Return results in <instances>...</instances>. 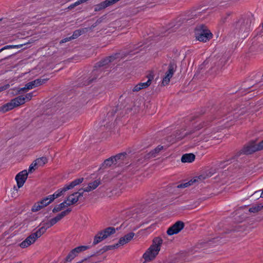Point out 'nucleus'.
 I'll use <instances>...</instances> for the list:
<instances>
[{
	"label": "nucleus",
	"mask_w": 263,
	"mask_h": 263,
	"mask_svg": "<svg viewBox=\"0 0 263 263\" xmlns=\"http://www.w3.org/2000/svg\"><path fill=\"white\" fill-rule=\"evenodd\" d=\"M148 46L144 45L143 44L139 45H134L130 46L129 49L127 51H123L122 52L116 53L110 56L106 57L102 59L96 64V66H107L108 64L115 65L117 64L121 60L129 55L130 57L132 55L141 52L143 50L146 51ZM150 50V48L148 49Z\"/></svg>",
	"instance_id": "1"
},
{
	"label": "nucleus",
	"mask_w": 263,
	"mask_h": 263,
	"mask_svg": "<svg viewBox=\"0 0 263 263\" xmlns=\"http://www.w3.org/2000/svg\"><path fill=\"white\" fill-rule=\"evenodd\" d=\"M254 20L251 13L242 15L231 25V30L235 34L247 33L252 30Z\"/></svg>",
	"instance_id": "2"
},
{
	"label": "nucleus",
	"mask_w": 263,
	"mask_h": 263,
	"mask_svg": "<svg viewBox=\"0 0 263 263\" xmlns=\"http://www.w3.org/2000/svg\"><path fill=\"white\" fill-rule=\"evenodd\" d=\"M162 242L163 240L160 237H156L153 239L152 244L143 254L142 258L144 262L152 261L156 257L160 250Z\"/></svg>",
	"instance_id": "3"
},
{
	"label": "nucleus",
	"mask_w": 263,
	"mask_h": 263,
	"mask_svg": "<svg viewBox=\"0 0 263 263\" xmlns=\"http://www.w3.org/2000/svg\"><path fill=\"white\" fill-rule=\"evenodd\" d=\"M33 93L34 92L28 93L25 96V97L20 96L15 98L14 99L11 100L10 102H8L3 105L1 107L0 110L4 112H6L12 109L14 107H17L20 105L24 104L26 100L29 101L32 99V97L34 96Z\"/></svg>",
	"instance_id": "4"
},
{
	"label": "nucleus",
	"mask_w": 263,
	"mask_h": 263,
	"mask_svg": "<svg viewBox=\"0 0 263 263\" xmlns=\"http://www.w3.org/2000/svg\"><path fill=\"white\" fill-rule=\"evenodd\" d=\"M195 35L197 40L206 42L212 37V33L204 25H200L195 28Z\"/></svg>",
	"instance_id": "5"
},
{
	"label": "nucleus",
	"mask_w": 263,
	"mask_h": 263,
	"mask_svg": "<svg viewBox=\"0 0 263 263\" xmlns=\"http://www.w3.org/2000/svg\"><path fill=\"white\" fill-rule=\"evenodd\" d=\"M28 43H23L21 44L18 45H6L3 48L0 49V53H2L3 51L8 50L10 49L13 48H20L22 47L24 45H27ZM16 52H4L3 54L0 55V63L2 62L3 60L8 59L10 57L12 56L13 55H14Z\"/></svg>",
	"instance_id": "6"
},
{
	"label": "nucleus",
	"mask_w": 263,
	"mask_h": 263,
	"mask_svg": "<svg viewBox=\"0 0 263 263\" xmlns=\"http://www.w3.org/2000/svg\"><path fill=\"white\" fill-rule=\"evenodd\" d=\"M263 149V140L258 143H252L245 147L243 152L245 154H250L253 152Z\"/></svg>",
	"instance_id": "7"
},
{
	"label": "nucleus",
	"mask_w": 263,
	"mask_h": 263,
	"mask_svg": "<svg viewBox=\"0 0 263 263\" xmlns=\"http://www.w3.org/2000/svg\"><path fill=\"white\" fill-rule=\"evenodd\" d=\"M263 149V140L258 143H252L245 147L243 152L245 154H250L253 152Z\"/></svg>",
	"instance_id": "8"
},
{
	"label": "nucleus",
	"mask_w": 263,
	"mask_h": 263,
	"mask_svg": "<svg viewBox=\"0 0 263 263\" xmlns=\"http://www.w3.org/2000/svg\"><path fill=\"white\" fill-rule=\"evenodd\" d=\"M83 192L81 189H80L78 192H75L70 195H69L66 200H64V202H66V204L67 207L76 203L79 198L83 196Z\"/></svg>",
	"instance_id": "9"
},
{
	"label": "nucleus",
	"mask_w": 263,
	"mask_h": 263,
	"mask_svg": "<svg viewBox=\"0 0 263 263\" xmlns=\"http://www.w3.org/2000/svg\"><path fill=\"white\" fill-rule=\"evenodd\" d=\"M135 233L133 232L129 233L125 235L124 237L120 238L118 243L108 246L109 249H113L118 248L120 246H123L129 242L134 237Z\"/></svg>",
	"instance_id": "10"
},
{
	"label": "nucleus",
	"mask_w": 263,
	"mask_h": 263,
	"mask_svg": "<svg viewBox=\"0 0 263 263\" xmlns=\"http://www.w3.org/2000/svg\"><path fill=\"white\" fill-rule=\"evenodd\" d=\"M48 78L46 79H37L31 82L27 83L24 87L22 88L21 90H24L25 89H31L36 87L39 86L44 83H45L48 80Z\"/></svg>",
	"instance_id": "11"
},
{
	"label": "nucleus",
	"mask_w": 263,
	"mask_h": 263,
	"mask_svg": "<svg viewBox=\"0 0 263 263\" xmlns=\"http://www.w3.org/2000/svg\"><path fill=\"white\" fill-rule=\"evenodd\" d=\"M88 248V247L86 246H81L76 247L72 250L68 254L66 258L67 261H71L80 252L85 251Z\"/></svg>",
	"instance_id": "12"
},
{
	"label": "nucleus",
	"mask_w": 263,
	"mask_h": 263,
	"mask_svg": "<svg viewBox=\"0 0 263 263\" xmlns=\"http://www.w3.org/2000/svg\"><path fill=\"white\" fill-rule=\"evenodd\" d=\"M184 227V224L183 222L178 221L168 229L167 234L170 236L176 234L180 232L183 229Z\"/></svg>",
	"instance_id": "13"
},
{
	"label": "nucleus",
	"mask_w": 263,
	"mask_h": 263,
	"mask_svg": "<svg viewBox=\"0 0 263 263\" xmlns=\"http://www.w3.org/2000/svg\"><path fill=\"white\" fill-rule=\"evenodd\" d=\"M63 195L61 191L59 189L53 194L50 195L41 200L43 205L45 207L51 203L55 199L58 198Z\"/></svg>",
	"instance_id": "14"
},
{
	"label": "nucleus",
	"mask_w": 263,
	"mask_h": 263,
	"mask_svg": "<svg viewBox=\"0 0 263 263\" xmlns=\"http://www.w3.org/2000/svg\"><path fill=\"white\" fill-rule=\"evenodd\" d=\"M28 175V173L26 170L20 172L16 175L15 180L18 188H20L23 186L27 179Z\"/></svg>",
	"instance_id": "15"
},
{
	"label": "nucleus",
	"mask_w": 263,
	"mask_h": 263,
	"mask_svg": "<svg viewBox=\"0 0 263 263\" xmlns=\"http://www.w3.org/2000/svg\"><path fill=\"white\" fill-rule=\"evenodd\" d=\"M175 71L176 70L174 67H171L168 70L165 72L164 76L162 78L161 82L162 86H164L167 85L169 84L170 80L174 75Z\"/></svg>",
	"instance_id": "16"
},
{
	"label": "nucleus",
	"mask_w": 263,
	"mask_h": 263,
	"mask_svg": "<svg viewBox=\"0 0 263 263\" xmlns=\"http://www.w3.org/2000/svg\"><path fill=\"white\" fill-rule=\"evenodd\" d=\"M83 180V178L77 179L71 182L70 183L65 185L63 188L60 189L59 190L61 191L62 194L64 195V194L68 190H71L76 185L81 183Z\"/></svg>",
	"instance_id": "17"
},
{
	"label": "nucleus",
	"mask_w": 263,
	"mask_h": 263,
	"mask_svg": "<svg viewBox=\"0 0 263 263\" xmlns=\"http://www.w3.org/2000/svg\"><path fill=\"white\" fill-rule=\"evenodd\" d=\"M37 239V238L33 235V234L32 233L20 244V246L22 248H27L33 243Z\"/></svg>",
	"instance_id": "18"
},
{
	"label": "nucleus",
	"mask_w": 263,
	"mask_h": 263,
	"mask_svg": "<svg viewBox=\"0 0 263 263\" xmlns=\"http://www.w3.org/2000/svg\"><path fill=\"white\" fill-rule=\"evenodd\" d=\"M173 54L171 57H170L169 63L165 64V66L167 65H168V66H176L177 64H179L181 59H178L179 53L178 51L176 50L175 51H174Z\"/></svg>",
	"instance_id": "19"
},
{
	"label": "nucleus",
	"mask_w": 263,
	"mask_h": 263,
	"mask_svg": "<svg viewBox=\"0 0 263 263\" xmlns=\"http://www.w3.org/2000/svg\"><path fill=\"white\" fill-rule=\"evenodd\" d=\"M100 184L99 180H96L94 181L90 182L88 184V186L86 187L81 189L83 192H89L96 189Z\"/></svg>",
	"instance_id": "20"
},
{
	"label": "nucleus",
	"mask_w": 263,
	"mask_h": 263,
	"mask_svg": "<svg viewBox=\"0 0 263 263\" xmlns=\"http://www.w3.org/2000/svg\"><path fill=\"white\" fill-rule=\"evenodd\" d=\"M195 156L192 153L185 154L182 155L181 160L183 163H191L195 160Z\"/></svg>",
	"instance_id": "21"
},
{
	"label": "nucleus",
	"mask_w": 263,
	"mask_h": 263,
	"mask_svg": "<svg viewBox=\"0 0 263 263\" xmlns=\"http://www.w3.org/2000/svg\"><path fill=\"white\" fill-rule=\"evenodd\" d=\"M122 156V155L121 154L117 155L114 157H110L105 160L103 163V166L104 167H108L111 166L112 164L114 163L115 162L117 161V159H119V158Z\"/></svg>",
	"instance_id": "22"
},
{
	"label": "nucleus",
	"mask_w": 263,
	"mask_h": 263,
	"mask_svg": "<svg viewBox=\"0 0 263 263\" xmlns=\"http://www.w3.org/2000/svg\"><path fill=\"white\" fill-rule=\"evenodd\" d=\"M111 5L109 0H105L95 6V11H99Z\"/></svg>",
	"instance_id": "23"
},
{
	"label": "nucleus",
	"mask_w": 263,
	"mask_h": 263,
	"mask_svg": "<svg viewBox=\"0 0 263 263\" xmlns=\"http://www.w3.org/2000/svg\"><path fill=\"white\" fill-rule=\"evenodd\" d=\"M115 232L116 229L113 227H108L101 231V233L103 235V237H104L105 239L110 236L111 234H114Z\"/></svg>",
	"instance_id": "24"
},
{
	"label": "nucleus",
	"mask_w": 263,
	"mask_h": 263,
	"mask_svg": "<svg viewBox=\"0 0 263 263\" xmlns=\"http://www.w3.org/2000/svg\"><path fill=\"white\" fill-rule=\"evenodd\" d=\"M66 202H64V201L61 203L60 204L56 205L52 210V212L53 213H56L58 212H59L63 210V209H65L67 207V205L66 204Z\"/></svg>",
	"instance_id": "25"
},
{
	"label": "nucleus",
	"mask_w": 263,
	"mask_h": 263,
	"mask_svg": "<svg viewBox=\"0 0 263 263\" xmlns=\"http://www.w3.org/2000/svg\"><path fill=\"white\" fill-rule=\"evenodd\" d=\"M243 114H244L243 110H239L238 111H235V112L230 114V115H229L227 119H230V120H232V116H233V118L237 119L238 118V117L240 115H242Z\"/></svg>",
	"instance_id": "26"
},
{
	"label": "nucleus",
	"mask_w": 263,
	"mask_h": 263,
	"mask_svg": "<svg viewBox=\"0 0 263 263\" xmlns=\"http://www.w3.org/2000/svg\"><path fill=\"white\" fill-rule=\"evenodd\" d=\"M40 227V228L37 229L36 232L33 233V235H34L37 238L40 237L46 231V230L44 228V227Z\"/></svg>",
	"instance_id": "27"
},
{
	"label": "nucleus",
	"mask_w": 263,
	"mask_h": 263,
	"mask_svg": "<svg viewBox=\"0 0 263 263\" xmlns=\"http://www.w3.org/2000/svg\"><path fill=\"white\" fill-rule=\"evenodd\" d=\"M45 206L43 205V203L41 201L37 202L35 203L32 207L31 210L32 212H37Z\"/></svg>",
	"instance_id": "28"
},
{
	"label": "nucleus",
	"mask_w": 263,
	"mask_h": 263,
	"mask_svg": "<svg viewBox=\"0 0 263 263\" xmlns=\"http://www.w3.org/2000/svg\"><path fill=\"white\" fill-rule=\"evenodd\" d=\"M163 146L159 145L156 148H155L154 150H153L152 152H151L149 153V157H155L156 156V154L159 153L162 149H163Z\"/></svg>",
	"instance_id": "29"
},
{
	"label": "nucleus",
	"mask_w": 263,
	"mask_h": 263,
	"mask_svg": "<svg viewBox=\"0 0 263 263\" xmlns=\"http://www.w3.org/2000/svg\"><path fill=\"white\" fill-rule=\"evenodd\" d=\"M34 161L37 166H41L47 162V159L45 157H41L36 159Z\"/></svg>",
	"instance_id": "30"
},
{
	"label": "nucleus",
	"mask_w": 263,
	"mask_h": 263,
	"mask_svg": "<svg viewBox=\"0 0 263 263\" xmlns=\"http://www.w3.org/2000/svg\"><path fill=\"white\" fill-rule=\"evenodd\" d=\"M196 181V180L194 179V180H191L187 182H184V183H181L180 184H178L177 186V187L178 188V189H183V188H185V187H189L190 186V185H191L192 184H193V183L194 182H195Z\"/></svg>",
	"instance_id": "31"
},
{
	"label": "nucleus",
	"mask_w": 263,
	"mask_h": 263,
	"mask_svg": "<svg viewBox=\"0 0 263 263\" xmlns=\"http://www.w3.org/2000/svg\"><path fill=\"white\" fill-rule=\"evenodd\" d=\"M104 239H105L104 237H103L102 234L100 232L95 236L93 244L96 245Z\"/></svg>",
	"instance_id": "32"
},
{
	"label": "nucleus",
	"mask_w": 263,
	"mask_h": 263,
	"mask_svg": "<svg viewBox=\"0 0 263 263\" xmlns=\"http://www.w3.org/2000/svg\"><path fill=\"white\" fill-rule=\"evenodd\" d=\"M263 208V205H261L260 204H257L252 206L251 208H250L249 210L250 212L251 213H257L258 211H260Z\"/></svg>",
	"instance_id": "33"
},
{
	"label": "nucleus",
	"mask_w": 263,
	"mask_h": 263,
	"mask_svg": "<svg viewBox=\"0 0 263 263\" xmlns=\"http://www.w3.org/2000/svg\"><path fill=\"white\" fill-rule=\"evenodd\" d=\"M40 226L44 227V228L47 230L48 229L52 226L50 220H44L40 224Z\"/></svg>",
	"instance_id": "34"
},
{
	"label": "nucleus",
	"mask_w": 263,
	"mask_h": 263,
	"mask_svg": "<svg viewBox=\"0 0 263 263\" xmlns=\"http://www.w3.org/2000/svg\"><path fill=\"white\" fill-rule=\"evenodd\" d=\"M82 33V30H76L73 32L71 36L72 40L78 38L79 36H80Z\"/></svg>",
	"instance_id": "35"
},
{
	"label": "nucleus",
	"mask_w": 263,
	"mask_h": 263,
	"mask_svg": "<svg viewBox=\"0 0 263 263\" xmlns=\"http://www.w3.org/2000/svg\"><path fill=\"white\" fill-rule=\"evenodd\" d=\"M71 210L70 209H68L63 212H62L61 213L58 215V217L60 218V219H62L64 216H65L66 215L68 214L70 212Z\"/></svg>",
	"instance_id": "36"
},
{
	"label": "nucleus",
	"mask_w": 263,
	"mask_h": 263,
	"mask_svg": "<svg viewBox=\"0 0 263 263\" xmlns=\"http://www.w3.org/2000/svg\"><path fill=\"white\" fill-rule=\"evenodd\" d=\"M37 166L35 161L32 163L29 167L28 171L27 172L29 173H32L33 171H34L35 167Z\"/></svg>",
	"instance_id": "37"
},
{
	"label": "nucleus",
	"mask_w": 263,
	"mask_h": 263,
	"mask_svg": "<svg viewBox=\"0 0 263 263\" xmlns=\"http://www.w3.org/2000/svg\"><path fill=\"white\" fill-rule=\"evenodd\" d=\"M139 86L141 87V89L145 88L148 87L151 84L149 83V81H146L144 83H139Z\"/></svg>",
	"instance_id": "38"
},
{
	"label": "nucleus",
	"mask_w": 263,
	"mask_h": 263,
	"mask_svg": "<svg viewBox=\"0 0 263 263\" xmlns=\"http://www.w3.org/2000/svg\"><path fill=\"white\" fill-rule=\"evenodd\" d=\"M61 219L57 215L54 218L51 219L50 220V222L51 223V225L53 226L57 222H58L59 221H60Z\"/></svg>",
	"instance_id": "39"
},
{
	"label": "nucleus",
	"mask_w": 263,
	"mask_h": 263,
	"mask_svg": "<svg viewBox=\"0 0 263 263\" xmlns=\"http://www.w3.org/2000/svg\"><path fill=\"white\" fill-rule=\"evenodd\" d=\"M154 73L152 72H151L148 74L147 75L146 77L148 79L147 81H149V83L151 84V82L152 80L154 79Z\"/></svg>",
	"instance_id": "40"
},
{
	"label": "nucleus",
	"mask_w": 263,
	"mask_h": 263,
	"mask_svg": "<svg viewBox=\"0 0 263 263\" xmlns=\"http://www.w3.org/2000/svg\"><path fill=\"white\" fill-rule=\"evenodd\" d=\"M72 40L71 38V36H69V37H65L63 39H62L60 42V44H63V43H65L66 42H67L68 41H70Z\"/></svg>",
	"instance_id": "41"
},
{
	"label": "nucleus",
	"mask_w": 263,
	"mask_h": 263,
	"mask_svg": "<svg viewBox=\"0 0 263 263\" xmlns=\"http://www.w3.org/2000/svg\"><path fill=\"white\" fill-rule=\"evenodd\" d=\"M141 89V87H140V86H139V84H138L136 86H134V87L133 89V91H138L140 90Z\"/></svg>",
	"instance_id": "42"
},
{
	"label": "nucleus",
	"mask_w": 263,
	"mask_h": 263,
	"mask_svg": "<svg viewBox=\"0 0 263 263\" xmlns=\"http://www.w3.org/2000/svg\"><path fill=\"white\" fill-rule=\"evenodd\" d=\"M9 87V84H7V85H4L3 86L0 87V91H3L4 90H6L7 88H8Z\"/></svg>",
	"instance_id": "43"
},
{
	"label": "nucleus",
	"mask_w": 263,
	"mask_h": 263,
	"mask_svg": "<svg viewBox=\"0 0 263 263\" xmlns=\"http://www.w3.org/2000/svg\"><path fill=\"white\" fill-rule=\"evenodd\" d=\"M102 20L101 18H100L98 19L97 20V21L96 22V23H96V25H98L99 24H100L102 22Z\"/></svg>",
	"instance_id": "44"
},
{
	"label": "nucleus",
	"mask_w": 263,
	"mask_h": 263,
	"mask_svg": "<svg viewBox=\"0 0 263 263\" xmlns=\"http://www.w3.org/2000/svg\"><path fill=\"white\" fill-rule=\"evenodd\" d=\"M75 7L79 5L80 4H81L80 2H79V0H78L77 2H76L75 3H73Z\"/></svg>",
	"instance_id": "45"
},
{
	"label": "nucleus",
	"mask_w": 263,
	"mask_h": 263,
	"mask_svg": "<svg viewBox=\"0 0 263 263\" xmlns=\"http://www.w3.org/2000/svg\"><path fill=\"white\" fill-rule=\"evenodd\" d=\"M75 7L74 5L73 4H71L69 7H68V9H72L73 8H74Z\"/></svg>",
	"instance_id": "46"
},
{
	"label": "nucleus",
	"mask_w": 263,
	"mask_h": 263,
	"mask_svg": "<svg viewBox=\"0 0 263 263\" xmlns=\"http://www.w3.org/2000/svg\"><path fill=\"white\" fill-rule=\"evenodd\" d=\"M205 67H199V68H198V69H200V71H204V70H205V69H204V68H205Z\"/></svg>",
	"instance_id": "47"
},
{
	"label": "nucleus",
	"mask_w": 263,
	"mask_h": 263,
	"mask_svg": "<svg viewBox=\"0 0 263 263\" xmlns=\"http://www.w3.org/2000/svg\"><path fill=\"white\" fill-rule=\"evenodd\" d=\"M209 64V63H208V61H207V60L204 61L203 62V65H207V64Z\"/></svg>",
	"instance_id": "48"
},
{
	"label": "nucleus",
	"mask_w": 263,
	"mask_h": 263,
	"mask_svg": "<svg viewBox=\"0 0 263 263\" xmlns=\"http://www.w3.org/2000/svg\"><path fill=\"white\" fill-rule=\"evenodd\" d=\"M79 2H80L81 4L83 3H84L86 1H87L88 0H79Z\"/></svg>",
	"instance_id": "49"
},
{
	"label": "nucleus",
	"mask_w": 263,
	"mask_h": 263,
	"mask_svg": "<svg viewBox=\"0 0 263 263\" xmlns=\"http://www.w3.org/2000/svg\"><path fill=\"white\" fill-rule=\"evenodd\" d=\"M97 26V25H96V23H95V24H93L92 25L91 27L93 28H95V27H96Z\"/></svg>",
	"instance_id": "50"
},
{
	"label": "nucleus",
	"mask_w": 263,
	"mask_h": 263,
	"mask_svg": "<svg viewBox=\"0 0 263 263\" xmlns=\"http://www.w3.org/2000/svg\"><path fill=\"white\" fill-rule=\"evenodd\" d=\"M260 197L263 198V191L262 192V193L261 194Z\"/></svg>",
	"instance_id": "51"
},
{
	"label": "nucleus",
	"mask_w": 263,
	"mask_h": 263,
	"mask_svg": "<svg viewBox=\"0 0 263 263\" xmlns=\"http://www.w3.org/2000/svg\"><path fill=\"white\" fill-rule=\"evenodd\" d=\"M261 27L263 28V22L261 24Z\"/></svg>",
	"instance_id": "52"
},
{
	"label": "nucleus",
	"mask_w": 263,
	"mask_h": 263,
	"mask_svg": "<svg viewBox=\"0 0 263 263\" xmlns=\"http://www.w3.org/2000/svg\"><path fill=\"white\" fill-rule=\"evenodd\" d=\"M225 20H226V18H224V20H223V23L225 22Z\"/></svg>",
	"instance_id": "53"
},
{
	"label": "nucleus",
	"mask_w": 263,
	"mask_h": 263,
	"mask_svg": "<svg viewBox=\"0 0 263 263\" xmlns=\"http://www.w3.org/2000/svg\"><path fill=\"white\" fill-rule=\"evenodd\" d=\"M22 62V63L21 64H24V63L23 62V61H21Z\"/></svg>",
	"instance_id": "54"
},
{
	"label": "nucleus",
	"mask_w": 263,
	"mask_h": 263,
	"mask_svg": "<svg viewBox=\"0 0 263 263\" xmlns=\"http://www.w3.org/2000/svg\"><path fill=\"white\" fill-rule=\"evenodd\" d=\"M2 21V19H0V21Z\"/></svg>",
	"instance_id": "55"
}]
</instances>
